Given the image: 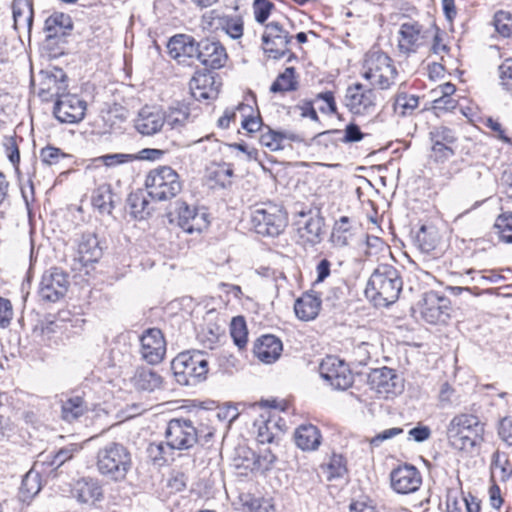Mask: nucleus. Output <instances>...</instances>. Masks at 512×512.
I'll use <instances>...</instances> for the list:
<instances>
[{"mask_svg":"<svg viewBox=\"0 0 512 512\" xmlns=\"http://www.w3.org/2000/svg\"><path fill=\"white\" fill-rule=\"evenodd\" d=\"M402 286L399 271L391 265L382 264L371 274L365 294L375 306L387 307L398 299Z\"/></svg>","mask_w":512,"mask_h":512,"instance_id":"1","label":"nucleus"},{"mask_svg":"<svg viewBox=\"0 0 512 512\" xmlns=\"http://www.w3.org/2000/svg\"><path fill=\"white\" fill-rule=\"evenodd\" d=\"M446 433L453 448L472 453L483 442L484 424L475 415L459 414L451 419Z\"/></svg>","mask_w":512,"mask_h":512,"instance_id":"2","label":"nucleus"},{"mask_svg":"<svg viewBox=\"0 0 512 512\" xmlns=\"http://www.w3.org/2000/svg\"><path fill=\"white\" fill-rule=\"evenodd\" d=\"M361 74L373 87L387 90L395 84L398 70L386 53L370 50L365 54Z\"/></svg>","mask_w":512,"mask_h":512,"instance_id":"3","label":"nucleus"},{"mask_svg":"<svg viewBox=\"0 0 512 512\" xmlns=\"http://www.w3.org/2000/svg\"><path fill=\"white\" fill-rule=\"evenodd\" d=\"M131 464L130 452L120 443L111 442L97 452L96 466L98 471L113 481L125 479Z\"/></svg>","mask_w":512,"mask_h":512,"instance_id":"4","label":"nucleus"},{"mask_svg":"<svg viewBox=\"0 0 512 512\" xmlns=\"http://www.w3.org/2000/svg\"><path fill=\"white\" fill-rule=\"evenodd\" d=\"M171 369L179 384L195 385L206 378L208 361L201 351H185L172 360Z\"/></svg>","mask_w":512,"mask_h":512,"instance_id":"5","label":"nucleus"},{"mask_svg":"<svg viewBox=\"0 0 512 512\" xmlns=\"http://www.w3.org/2000/svg\"><path fill=\"white\" fill-rule=\"evenodd\" d=\"M250 218L254 231L263 236L276 237L287 226L286 213L281 206L272 202L254 205Z\"/></svg>","mask_w":512,"mask_h":512,"instance_id":"6","label":"nucleus"},{"mask_svg":"<svg viewBox=\"0 0 512 512\" xmlns=\"http://www.w3.org/2000/svg\"><path fill=\"white\" fill-rule=\"evenodd\" d=\"M149 196L158 201L174 198L182 189L178 173L169 166L151 170L145 180Z\"/></svg>","mask_w":512,"mask_h":512,"instance_id":"7","label":"nucleus"},{"mask_svg":"<svg viewBox=\"0 0 512 512\" xmlns=\"http://www.w3.org/2000/svg\"><path fill=\"white\" fill-rule=\"evenodd\" d=\"M433 25L425 26L412 19L402 22L398 30L397 39L399 52L404 55H410L428 46L433 37Z\"/></svg>","mask_w":512,"mask_h":512,"instance_id":"8","label":"nucleus"},{"mask_svg":"<svg viewBox=\"0 0 512 512\" xmlns=\"http://www.w3.org/2000/svg\"><path fill=\"white\" fill-rule=\"evenodd\" d=\"M199 433L191 420L174 418L167 424L165 439L172 449L188 450L198 441Z\"/></svg>","mask_w":512,"mask_h":512,"instance_id":"9","label":"nucleus"},{"mask_svg":"<svg viewBox=\"0 0 512 512\" xmlns=\"http://www.w3.org/2000/svg\"><path fill=\"white\" fill-rule=\"evenodd\" d=\"M321 377L334 389L345 390L353 384L348 365L335 356H327L319 366Z\"/></svg>","mask_w":512,"mask_h":512,"instance_id":"10","label":"nucleus"},{"mask_svg":"<svg viewBox=\"0 0 512 512\" xmlns=\"http://www.w3.org/2000/svg\"><path fill=\"white\" fill-rule=\"evenodd\" d=\"M68 286V275L59 268H52L42 275L38 295L42 301L56 302L64 297Z\"/></svg>","mask_w":512,"mask_h":512,"instance_id":"11","label":"nucleus"},{"mask_svg":"<svg viewBox=\"0 0 512 512\" xmlns=\"http://www.w3.org/2000/svg\"><path fill=\"white\" fill-rule=\"evenodd\" d=\"M346 106L354 115H371L376 110V92L357 83L349 86L345 96Z\"/></svg>","mask_w":512,"mask_h":512,"instance_id":"12","label":"nucleus"},{"mask_svg":"<svg viewBox=\"0 0 512 512\" xmlns=\"http://www.w3.org/2000/svg\"><path fill=\"white\" fill-rule=\"evenodd\" d=\"M292 37L278 22H270L265 26L262 35L263 49L269 57L279 59L288 52V44Z\"/></svg>","mask_w":512,"mask_h":512,"instance_id":"13","label":"nucleus"},{"mask_svg":"<svg viewBox=\"0 0 512 512\" xmlns=\"http://www.w3.org/2000/svg\"><path fill=\"white\" fill-rule=\"evenodd\" d=\"M175 214L177 225L189 234L194 232L200 233L209 225L207 213L188 205L186 202L179 201L176 203Z\"/></svg>","mask_w":512,"mask_h":512,"instance_id":"14","label":"nucleus"},{"mask_svg":"<svg viewBox=\"0 0 512 512\" xmlns=\"http://www.w3.org/2000/svg\"><path fill=\"white\" fill-rule=\"evenodd\" d=\"M140 354L151 365L160 363L166 354V341L161 330L147 329L140 337Z\"/></svg>","mask_w":512,"mask_h":512,"instance_id":"15","label":"nucleus"},{"mask_svg":"<svg viewBox=\"0 0 512 512\" xmlns=\"http://www.w3.org/2000/svg\"><path fill=\"white\" fill-rule=\"evenodd\" d=\"M86 102L75 94L65 93L56 99L54 115L62 123H77L85 116Z\"/></svg>","mask_w":512,"mask_h":512,"instance_id":"16","label":"nucleus"},{"mask_svg":"<svg viewBox=\"0 0 512 512\" xmlns=\"http://www.w3.org/2000/svg\"><path fill=\"white\" fill-rule=\"evenodd\" d=\"M197 60L207 69H220L228 60L226 48L218 40L206 38L198 42Z\"/></svg>","mask_w":512,"mask_h":512,"instance_id":"17","label":"nucleus"},{"mask_svg":"<svg viewBox=\"0 0 512 512\" xmlns=\"http://www.w3.org/2000/svg\"><path fill=\"white\" fill-rule=\"evenodd\" d=\"M421 316L430 324L446 323L450 317V302L446 297L428 293L421 305Z\"/></svg>","mask_w":512,"mask_h":512,"instance_id":"18","label":"nucleus"},{"mask_svg":"<svg viewBox=\"0 0 512 512\" xmlns=\"http://www.w3.org/2000/svg\"><path fill=\"white\" fill-rule=\"evenodd\" d=\"M390 479L393 490L399 494L413 493L422 484L421 473L412 465H403L394 469Z\"/></svg>","mask_w":512,"mask_h":512,"instance_id":"19","label":"nucleus"},{"mask_svg":"<svg viewBox=\"0 0 512 512\" xmlns=\"http://www.w3.org/2000/svg\"><path fill=\"white\" fill-rule=\"evenodd\" d=\"M168 54L179 63L198 56V42L190 35L177 34L167 44Z\"/></svg>","mask_w":512,"mask_h":512,"instance_id":"20","label":"nucleus"},{"mask_svg":"<svg viewBox=\"0 0 512 512\" xmlns=\"http://www.w3.org/2000/svg\"><path fill=\"white\" fill-rule=\"evenodd\" d=\"M370 382L373 388L386 398L401 392L402 384L394 370L383 367L373 371L370 375Z\"/></svg>","mask_w":512,"mask_h":512,"instance_id":"21","label":"nucleus"},{"mask_svg":"<svg viewBox=\"0 0 512 512\" xmlns=\"http://www.w3.org/2000/svg\"><path fill=\"white\" fill-rule=\"evenodd\" d=\"M165 119V114L162 111L146 106L138 113L134 126L142 135L150 136L163 128Z\"/></svg>","mask_w":512,"mask_h":512,"instance_id":"22","label":"nucleus"},{"mask_svg":"<svg viewBox=\"0 0 512 512\" xmlns=\"http://www.w3.org/2000/svg\"><path fill=\"white\" fill-rule=\"evenodd\" d=\"M130 383L138 391L153 392L162 388L163 378L155 370L140 366L135 369Z\"/></svg>","mask_w":512,"mask_h":512,"instance_id":"23","label":"nucleus"},{"mask_svg":"<svg viewBox=\"0 0 512 512\" xmlns=\"http://www.w3.org/2000/svg\"><path fill=\"white\" fill-rule=\"evenodd\" d=\"M282 342L274 335H264L254 345L256 357L267 364L275 362L281 355Z\"/></svg>","mask_w":512,"mask_h":512,"instance_id":"24","label":"nucleus"},{"mask_svg":"<svg viewBox=\"0 0 512 512\" xmlns=\"http://www.w3.org/2000/svg\"><path fill=\"white\" fill-rule=\"evenodd\" d=\"M78 257L84 265L97 262L102 256V248L95 233H83L78 242Z\"/></svg>","mask_w":512,"mask_h":512,"instance_id":"25","label":"nucleus"},{"mask_svg":"<svg viewBox=\"0 0 512 512\" xmlns=\"http://www.w3.org/2000/svg\"><path fill=\"white\" fill-rule=\"evenodd\" d=\"M321 299L315 291L304 293L294 304L296 316L303 321L316 318L320 311Z\"/></svg>","mask_w":512,"mask_h":512,"instance_id":"26","label":"nucleus"},{"mask_svg":"<svg viewBox=\"0 0 512 512\" xmlns=\"http://www.w3.org/2000/svg\"><path fill=\"white\" fill-rule=\"evenodd\" d=\"M12 14L15 30L30 33L34 16L32 2L30 0H13Z\"/></svg>","mask_w":512,"mask_h":512,"instance_id":"27","label":"nucleus"},{"mask_svg":"<svg viewBox=\"0 0 512 512\" xmlns=\"http://www.w3.org/2000/svg\"><path fill=\"white\" fill-rule=\"evenodd\" d=\"M243 452L245 454L243 462L241 464H237V466H243L245 469L252 472L266 471L270 469L276 460L275 455L269 448L260 450L258 454H255L250 450H244Z\"/></svg>","mask_w":512,"mask_h":512,"instance_id":"28","label":"nucleus"},{"mask_svg":"<svg viewBox=\"0 0 512 512\" xmlns=\"http://www.w3.org/2000/svg\"><path fill=\"white\" fill-rule=\"evenodd\" d=\"M294 439L297 447L303 451H314L321 444L320 431L312 424L300 425L295 430Z\"/></svg>","mask_w":512,"mask_h":512,"instance_id":"29","label":"nucleus"},{"mask_svg":"<svg viewBox=\"0 0 512 512\" xmlns=\"http://www.w3.org/2000/svg\"><path fill=\"white\" fill-rule=\"evenodd\" d=\"M73 28V22L71 17L64 13H53L46 21L44 30L46 32V38H61L66 36Z\"/></svg>","mask_w":512,"mask_h":512,"instance_id":"30","label":"nucleus"},{"mask_svg":"<svg viewBox=\"0 0 512 512\" xmlns=\"http://www.w3.org/2000/svg\"><path fill=\"white\" fill-rule=\"evenodd\" d=\"M214 85V77L211 74L199 73L190 82L192 96L197 100L213 99L217 96Z\"/></svg>","mask_w":512,"mask_h":512,"instance_id":"31","label":"nucleus"},{"mask_svg":"<svg viewBox=\"0 0 512 512\" xmlns=\"http://www.w3.org/2000/svg\"><path fill=\"white\" fill-rule=\"evenodd\" d=\"M203 19L208 22L210 26L218 22L216 28L222 27V29L232 39H239L243 35V23L240 19L224 18L221 17L220 13L216 10H211L203 15Z\"/></svg>","mask_w":512,"mask_h":512,"instance_id":"32","label":"nucleus"},{"mask_svg":"<svg viewBox=\"0 0 512 512\" xmlns=\"http://www.w3.org/2000/svg\"><path fill=\"white\" fill-rule=\"evenodd\" d=\"M323 219L311 216L299 222L298 234L304 243L315 245L320 243L322 237Z\"/></svg>","mask_w":512,"mask_h":512,"instance_id":"33","label":"nucleus"},{"mask_svg":"<svg viewBox=\"0 0 512 512\" xmlns=\"http://www.w3.org/2000/svg\"><path fill=\"white\" fill-rule=\"evenodd\" d=\"M73 495L81 503H93L102 497V489L95 480L83 478L76 482Z\"/></svg>","mask_w":512,"mask_h":512,"instance_id":"34","label":"nucleus"},{"mask_svg":"<svg viewBox=\"0 0 512 512\" xmlns=\"http://www.w3.org/2000/svg\"><path fill=\"white\" fill-rule=\"evenodd\" d=\"M88 411V405L83 397L71 396L62 401L61 418L65 422L73 423Z\"/></svg>","mask_w":512,"mask_h":512,"instance_id":"35","label":"nucleus"},{"mask_svg":"<svg viewBox=\"0 0 512 512\" xmlns=\"http://www.w3.org/2000/svg\"><path fill=\"white\" fill-rule=\"evenodd\" d=\"M92 204L101 214H111L114 208V201L109 184H102L94 190Z\"/></svg>","mask_w":512,"mask_h":512,"instance_id":"36","label":"nucleus"},{"mask_svg":"<svg viewBox=\"0 0 512 512\" xmlns=\"http://www.w3.org/2000/svg\"><path fill=\"white\" fill-rule=\"evenodd\" d=\"M512 475V465L505 453L495 451L491 460V477L505 482Z\"/></svg>","mask_w":512,"mask_h":512,"instance_id":"37","label":"nucleus"},{"mask_svg":"<svg viewBox=\"0 0 512 512\" xmlns=\"http://www.w3.org/2000/svg\"><path fill=\"white\" fill-rule=\"evenodd\" d=\"M66 88V75L62 70H57L56 73L46 76L42 82L41 92H47L50 98L56 97L58 99L62 94H65Z\"/></svg>","mask_w":512,"mask_h":512,"instance_id":"38","label":"nucleus"},{"mask_svg":"<svg viewBox=\"0 0 512 512\" xmlns=\"http://www.w3.org/2000/svg\"><path fill=\"white\" fill-rule=\"evenodd\" d=\"M419 105V98L415 95H409L400 89L397 91L394 99V112L400 116L411 115Z\"/></svg>","mask_w":512,"mask_h":512,"instance_id":"39","label":"nucleus"},{"mask_svg":"<svg viewBox=\"0 0 512 512\" xmlns=\"http://www.w3.org/2000/svg\"><path fill=\"white\" fill-rule=\"evenodd\" d=\"M165 123L172 129H178L184 126L190 120V108L188 105L178 103L171 106L165 114Z\"/></svg>","mask_w":512,"mask_h":512,"instance_id":"40","label":"nucleus"},{"mask_svg":"<svg viewBox=\"0 0 512 512\" xmlns=\"http://www.w3.org/2000/svg\"><path fill=\"white\" fill-rule=\"evenodd\" d=\"M414 242L423 253H430L437 246V232L433 227L423 225L416 233Z\"/></svg>","mask_w":512,"mask_h":512,"instance_id":"41","label":"nucleus"},{"mask_svg":"<svg viewBox=\"0 0 512 512\" xmlns=\"http://www.w3.org/2000/svg\"><path fill=\"white\" fill-rule=\"evenodd\" d=\"M268 415L262 414L259 419L254 422V426L257 428V440L261 444L271 443L274 439L273 430L277 424L271 419L270 412Z\"/></svg>","mask_w":512,"mask_h":512,"instance_id":"42","label":"nucleus"},{"mask_svg":"<svg viewBox=\"0 0 512 512\" xmlns=\"http://www.w3.org/2000/svg\"><path fill=\"white\" fill-rule=\"evenodd\" d=\"M297 86L298 82L295 79V69L293 67H287L272 83L270 91L273 93L294 91L297 89Z\"/></svg>","mask_w":512,"mask_h":512,"instance_id":"43","label":"nucleus"},{"mask_svg":"<svg viewBox=\"0 0 512 512\" xmlns=\"http://www.w3.org/2000/svg\"><path fill=\"white\" fill-rule=\"evenodd\" d=\"M237 110L243 117L241 121V126L243 129H245L248 133H254L260 130L262 126V119L259 113L254 114L252 106L241 103L237 106Z\"/></svg>","mask_w":512,"mask_h":512,"instance_id":"44","label":"nucleus"},{"mask_svg":"<svg viewBox=\"0 0 512 512\" xmlns=\"http://www.w3.org/2000/svg\"><path fill=\"white\" fill-rule=\"evenodd\" d=\"M223 334V329L217 324L208 323L197 333V339L205 347L212 349Z\"/></svg>","mask_w":512,"mask_h":512,"instance_id":"45","label":"nucleus"},{"mask_svg":"<svg viewBox=\"0 0 512 512\" xmlns=\"http://www.w3.org/2000/svg\"><path fill=\"white\" fill-rule=\"evenodd\" d=\"M168 443H151L147 448L149 458L156 464L162 465L172 459L173 451Z\"/></svg>","mask_w":512,"mask_h":512,"instance_id":"46","label":"nucleus"},{"mask_svg":"<svg viewBox=\"0 0 512 512\" xmlns=\"http://www.w3.org/2000/svg\"><path fill=\"white\" fill-rule=\"evenodd\" d=\"M494 229L501 241L512 242V212L502 213L495 221Z\"/></svg>","mask_w":512,"mask_h":512,"instance_id":"47","label":"nucleus"},{"mask_svg":"<svg viewBox=\"0 0 512 512\" xmlns=\"http://www.w3.org/2000/svg\"><path fill=\"white\" fill-rule=\"evenodd\" d=\"M131 214L135 218L144 219L150 214L149 201L141 194H131L128 198Z\"/></svg>","mask_w":512,"mask_h":512,"instance_id":"48","label":"nucleus"},{"mask_svg":"<svg viewBox=\"0 0 512 512\" xmlns=\"http://www.w3.org/2000/svg\"><path fill=\"white\" fill-rule=\"evenodd\" d=\"M137 159V156L133 154L126 153H114V154H106L99 157H96L92 160L94 164L102 163L107 168H113L119 166L121 164H125L128 162H132Z\"/></svg>","mask_w":512,"mask_h":512,"instance_id":"49","label":"nucleus"},{"mask_svg":"<svg viewBox=\"0 0 512 512\" xmlns=\"http://www.w3.org/2000/svg\"><path fill=\"white\" fill-rule=\"evenodd\" d=\"M230 334L235 345L240 349L247 344V328L243 317H235L231 322Z\"/></svg>","mask_w":512,"mask_h":512,"instance_id":"50","label":"nucleus"},{"mask_svg":"<svg viewBox=\"0 0 512 512\" xmlns=\"http://www.w3.org/2000/svg\"><path fill=\"white\" fill-rule=\"evenodd\" d=\"M71 156L64 153L61 149L54 146H46L40 150L41 161L49 166L57 165Z\"/></svg>","mask_w":512,"mask_h":512,"instance_id":"51","label":"nucleus"},{"mask_svg":"<svg viewBox=\"0 0 512 512\" xmlns=\"http://www.w3.org/2000/svg\"><path fill=\"white\" fill-rule=\"evenodd\" d=\"M496 31L503 37L512 36V16L505 11H498L493 18Z\"/></svg>","mask_w":512,"mask_h":512,"instance_id":"52","label":"nucleus"},{"mask_svg":"<svg viewBox=\"0 0 512 512\" xmlns=\"http://www.w3.org/2000/svg\"><path fill=\"white\" fill-rule=\"evenodd\" d=\"M40 482L37 473L29 471L22 479L21 492L27 496H34L40 491Z\"/></svg>","mask_w":512,"mask_h":512,"instance_id":"53","label":"nucleus"},{"mask_svg":"<svg viewBox=\"0 0 512 512\" xmlns=\"http://www.w3.org/2000/svg\"><path fill=\"white\" fill-rule=\"evenodd\" d=\"M500 85L512 95V58H508L498 67Z\"/></svg>","mask_w":512,"mask_h":512,"instance_id":"54","label":"nucleus"},{"mask_svg":"<svg viewBox=\"0 0 512 512\" xmlns=\"http://www.w3.org/2000/svg\"><path fill=\"white\" fill-rule=\"evenodd\" d=\"M259 141L261 145L271 151H278L284 148L283 144H281L280 133L269 128L267 132L261 134Z\"/></svg>","mask_w":512,"mask_h":512,"instance_id":"55","label":"nucleus"},{"mask_svg":"<svg viewBox=\"0 0 512 512\" xmlns=\"http://www.w3.org/2000/svg\"><path fill=\"white\" fill-rule=\"evenodd\" d=\"M274 5L268 0L254 1V14L257 22L263 24L269 17Z\"/></svg>","mask_w":512,"mask_h":512,"instance_id":"56","label":"nucleus"},{"mask_svg":"<svg viewBox=\"0 0 512 512\" xmlns=\"http://www.w3.org/2000/svg\"><path fill=\"white\" fill-rule=\"evenodd\" d=\"M457 106V100L453 97H446L442 95H438L432 101V109L438 114L440 112L451 111Z\"/></svg>","mask_w":512,"mask_h":512,"instance_id":"57","label":"nucleus"},{"mask_svg":"<svg viewBox=\"0 0 512 512\" xmlns=\"http://www.w3.org/2000/svg\"><path fill=\"white\" fill-rule=\"evenodd\" d=\"M403 433V429L399 427H393L389 429H385L378 434H376L374 437L369 439V443L374 446L378 447L380 444L384 441L390 440L400 434Z\"/></svg>","mask_w":512,"mask_h":512,"instance_id":"58","label":"nucleus"},{"mask_svg":"<svg viewBox=\"0 0 512 512\" xmlns=\"http://www.w3.org/2000/svg\"><path fill=\"white\" fill-rule=\"evenodd\" d=\"M233 169L228 164H223L219 166L214 172L215 180L221 185V187L225 188L231 184V178L233 176Z\"/></svg>","mask_w":512,"mask_h":512,"instance_id":"59","label":"nucleus"},{"mask_svg":"<svg viewBox=\"0 0 512 512\" xmlns=\"http://www.w3.org/2000/svg\"><path fill=\"white\" fill-rule=\"evenodd\" d=\"M316 100H322L324 106L320 107V111L328 114H336L337 106L334 98V94L331 91L321 92L316 95Z\"/></svg>","mask_w":512,"mask_h":512,"instance_id":"60","label":"nucleus"},{"mask_svg":"<svg viewBox=\"0 0 512 512\" xmlns=\"http://www.w3.org/2000/svg\"><path fill=\"white\" fill-rule=\"evenodd\" d=\"M453 155V150L440 140H435L432 147V155L436 161H444Z\"/></svg>","mask_w":512,"mask_h":512,"instance_id":"61","label":"nucleus"},{"mask_svg":"<svg viewBox=\"0 0 512 512\" xmlns=\"http://www.w3.org/2000/svg\"><path fill=\"white\" fill-rule=\"evenodd\" d=\"M431 136L434 143L435 140H440L442 143L451 144L456 140L453 131L443 126L435 128L434 131L431 132Z\"/></svg>","mask_w":512,"mask_h":512,"instance_id":"62","label":"nucleus"},{"mask_svg":"<svg viewBox=\"0 0 512 512\" xmlns=\"http://www.w3.org/2000/svg\"><path fill=\"white\" fill-rule=\"evenodd\" d=\"M431 50L436 55H442L448 52V47L443 43L442 35L437 26L433 25V37L431 39Z\"/></svg>","mask_w":512,"mask_h":512,"instance_id":"63","label":"nucleus"},{"mask_svg":"<svg viewBox=\"0 0 512 512\" xmlns=\"http://www.w3.org/2000/svg\"><path fill=\"white\" fill-rule=\"evenodd\" d=\"M498 434L505 443L512 445V418L506 417L501 420Z\"/></svg>","mask_w":512,"mask_h":512,"instance_id":"64","label":"nucleus"}]
</instances>
